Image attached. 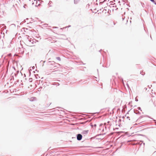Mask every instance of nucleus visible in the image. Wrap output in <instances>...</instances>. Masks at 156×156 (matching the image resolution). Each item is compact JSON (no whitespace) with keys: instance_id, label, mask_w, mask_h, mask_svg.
Instances as JSON below:
<instances>
[{"instance_id":"nucleus-18","label":"nucleus","mask_w":156,"mask_h":156,"mask_svg":"<svg viewBox=\"0 0 156 156\" xmlns=\"http://www.w3.org/2000/svg\"><path fill=\"white\" fill-rule=\"evenodd\" d=\"M118 3H119V5H120V1H119L118 2Z\"/></svg>"},{"instance_id":"nucleus-24","label":"nucleus","mask_w":156,"mask_h":156,"mask_svg":"<svg viewBox=\"0 0 156 156\" xmlns=\"http://www.w3.org/2000/svg\"><path fill=\"white\" fill-rule=\"evenodd\" d=\"M12 78L11 79V80H12V79H14V78H13V75L12 76Z\"/></svg>"},{"instance_id":"nucleus-39","label":"nucleus","mask_w":156,"mask_h":156,"mask_svg":"<svg viewBox=\"0 0 156 156\" xmlns=\"http://www.w3.org/2000/svg\"><path fill=\"white\" fill-rule=\"evenodd\" d=\"M150 37H151V35L150 36Z\"/></svg>"},{"instance_id":"nucleus-12","label":"nucleus","mask_w":156,"mask_h":156,"mask_svg":"<svg viewBox=\"0 0 156 156\" xmlns=\"http://www.w3.org/2000/svg\"><path fill=\"white\" fill-rule=\"evenodd\" d=\"M106 1V0H104L103 2H100V4H102L103 3H104Z\"/></svg>"},{"instance_id":"nucleus-37","label":"nucleus","mask_w":156,"mask_h":156,"mask_svg":"<svg viewBox=\"0 0 156 156\" xmlns=\"http://www.w3.org/2000/svg\"><path fill=\"white\" fill-rule=\"evenodd\" d=\"M91 126L92 127L93 126V125H91Z\"/></svg>"},{"instance_id":"nucleus-28","label":"nucleus","mask_w":156,"mask_h":156,"mask_svg":"<svg viewBox=\"0 0 156 156\" xmlns=\"http://www.w3.org/2000/svg\"><path fill=\"white\" fill-rule=\"evenodd\" d=\"M56 85H59V84L58 83V84H56Z\"/></svg>"},{"instance_id":"nucleus-30","label":"nucleus","mask_w":156,"mask_h":156,"mask_svg":"<svg viewBox=\"0 0 156 156\" xmlns=\"http://www.w3.org/2000/svg\"><path fill=\"white\" fill-rule=\"evenodd\" d=\"M104 126H105V128H106V125H104Z\"/></svg>"},{"instance_id":"nucleus-8","label":"nucleus","mask_w":156,"mask_h":156,"mask_svg":"<svg viewBox=\"0 0 156 156\" xmlns=\"http://www.w3.org/2000/svg\"><path fill=\"white\" fill-rule=\"evenodd\" d=\"M24 48H23V47H22V48H20V53H23L24 51Z\"/></svg>"},{"instance_id":"nucleus-38","label":"nucleus","mask_w":156,"mask_h":156,"mask_svg":"<svg viewBox=\"0 0 156 156\" xmlns=\"http://www.w3.org/2000/svg\"><path fill=\"white\" fill-rule=\"evenodd\" d=\"M101 50V49L99 51L100 52Z\"/></svg>"},{"instance_id":"nucleus-31","label":"nucleus","mask_w":156,"mask_h":156,"mask_svg":"<svg viewBox=\"0 0 156 156\" xmlns=\"http://www.w3.org/2000/svg\"><path fill=\"white\" fill-rule=\"evenodd\" d=\"M25 5H24V6H23V7H24V8H25Z\"/></svg>"},{"instance_id":"nucleus-36","label":"nucleus","mask_w":156,"mask_h":156,"mask_svg":"<svg viewBox=\"0 0 156 156\" xmlns=\"http://www.w3.org/2000/svg\"><path fill=\"white\" fill-rule=\"evenodd\" d=\"M135 111H134V112H135V113H136V114H138V113H136V112H135Z\"/></svg>"},{"instance_id":"nucleus-33","label":"nucleus","mask_w":156,"mask_h":156,"mask_svg":"<svg viewBox=\"0 0 156 156\" xmlns=\"http://www.w3.org/2000/svg\"><path fill=\"white\" fill-rule=\"evenodd\" d=\"M51 67H53V65H51Z\"/></svg>"},{"instance_id":"nucleus-23","label":"nucleus","mask_w":156,"mask_h":156,"mask_svg":"<svg viewBox=\"0 0 156 156\" xmlns=\"http://www.w3.org/2000/svg\"><path fill=\"white\" fill-rule=\"evenodd\" d=\"M34 68H35L34 66H33L32 67V68L33 69H34Z\"/></svg>"},{"instance_id":"nucleus-5","label":"nucleus","mask_w":156,"mask_h":156,"mask_svg":"<svg viewBox=\"0 0 156 156\" xmlns=\"http://www.w3.org/2000/svg\"><path fill=\"white\" fill-rule=\"evenodd\" d=\"M88 130H84L82 132V133L83 134L86 135L88 133Z\"/></svg>"},{"instance_id":"nucleus-19","label":"nucleus","mask_w":156,"mask_h":156,"mask_svg":"<svg viewBox=\"0 0 156 156\" xmlns=\"http://www.w3.org/2000/svg\"><path fill=\"white\" fill-rule=\"evenodd\" d=\"M31 1H32V2H34V1H33V0H29V1L30 2Z\"/></svg>"},{"instance_id":"nucleus-16","label":"nucleus","mask_w":156,"mask_h":156,"mask_svg":"<svg viewBox=\"0 0 156 156\" xmlns=\"http://www.w3.org/2000/svg\"><path fill=\"white\" fill-rule=\"evenodd\" d=\"M137 108H138V110H141V108H140V107H138Z\"/></svg>"},{"instance_id":"nucleus-29","label":"nucleus","mask_w":156,"mask_h":156,"mask_svg":"<svg viewBox=\"0 0 156 156\" xmlns=\"http://www.w3.org/2000/svg\"><path fill=\"white\" fill-rule=\"evenodd\" d=\"M140 73H141V74H142V75H144V74H145V73H144V74H142V73H141V72Z\"/></svg>"},{"instance_id":"nucleus-1","label":"nucleus","mask_w":156,"mask_h":156,"mask_svg":"<svg viewBox=\"0 0 156 156\" xmlns=\"http://www.w3.org/2000/svg\"><path fill=\"white\" fill-rule=\"evenodd\" d=\"M52 63H53V67H50V68L55 69V67H57L58 66H60V65L58 63H56L55 62H52Z\"/></svg>"},{"instance_id":"nucleus-26","label":"nucleus","mask_w":156,"mask_h":156,"mask_svg":"<svg viewBox=\"0 0 156 156\" xmlns=\"http://www.w3.org/2000/svg\"><path fill=\"white\" fill-rule=\"evenodd\" d=\"M38 1L39 2H40V1H41V2H43V1H41V0H38Z\"/></svg>"},{"instance_id":"nucleus-3","label":"nucleus","mask_w":156,"mask_h":156,"mask_svg":"<svg viewBox=\"0 0 156 156\" xmlns=\"http://www.w3.org/2000/svg\"><path fill=\"white\" fill-rule=\"evenodd\" d=\"M37 1L36 0H34V2H32V5H35L36 6H37Z\"/></svg>"},{"instance_id":"nucleus-20","label":"nucleus","mask_w":156,"mask_h":156,"mask_svg":"<svg viewBox=\"0 0 156 156\" xmlns=\"http://www.w3.org/2000/svg\"><path fill=\"white\" fill-rule=\"evenodd\" d=\"M135 101H138V100L136 98Z\"/></svg>"},{"instance_id":"nucleus-6","label":"nucleus","mask_w":156,"mask_h":156,"mask_svg":"<svg viewBox=\"0 0 156 156\" xmlns=\"http://www.w3.org/2000/svg\"><path fill=\"white\" fill-rule=\"evenodd\" d=\"M52 62H54V61H49L48 62L47 65L49 66H51L53 65V63Z\"/></svg>"},{"instance_id":"nucleus-22","label":"nucleus","mask_w":156,"mask_h":156,"mask_svg":"<svg viewBox=\"0 0 156 156\" xmlns=\"http://www.w3.org/2000/svg\"><path fill=\"white\" fill-rule=\"evenodd\" d=\"M58 28V27H53V28Z\"/></svg>"},{"instance_id":"nucleus-2","label":"nucleus","mask_w":156,"mask_h":156,"mask_svg":"<svg viewBox=\"0 0 156 156\" xmlns=\"http://www.w3.org/2000/svg\"><path fill=\"white\" fill-rule=\"evenodd\" d=\"M77 139L78 140H80L82 138V136L80 134H78L76 135Z\"/></svg>"},{"instance_id":"nucleus-7","label":"nucleus","mask_w":156,"mask_h":156,"mask_svg":"<svg viewBox=\"0 0 156 156\" xmlns=\"http://www.w3.org/2000/svg\"><path fill=\"white\" fill-rule=\"evenodd\" d=\"M36 99V98L35 97H31L30 99V101H34Z\"/></svg>"},{"instance_id":"nucleus-35","label":"nucleus","mask_w":156,"mask_h":156,"mask_svg":"<svg viewBox=\"0 0 156 156\" xmlns=\"http://www.w3.org/2000/svg\"><path fill=\"white\" fill-rule=\"evenodd\" d=\"M129 117H127V119H129Z\"/></svg>"},{"instance_id":"nucleus-34","label":"nucleus","mask_w":156,"mask_h":156,"mask_svg":"<svg viewBox=\"0 0 156 156\" xmlns=\"http://www.w3.org/2000/svg\"><path fill=\"white\" fill-rule=\"evenodd\" d=\"M70 26H70V25H69V26L68 27H70Z\"/></svg>"},{"instance_id":"nucleus-32","label":"nucleus","mask_w":156,"mask_h":156,"mask_svg":"<svg viewBox=\"0 0 156 156\" xmlns=\"http://www.w3.org/2000/svg\"><path fill=\"white\" fill-rule=\"evenodd\" d=\"M40 5V4H39L38 5V6H39Z\"/></svg>"},{"instance_id":"nucleus-17","label":"nucleus","mask_w":156,"mask_h":156,"mask_svg":"<svg viewBox=\"0 0 156 156\" xmlns=\"http://www.w3.org/2000/svg\"><path fill=\"white\" fill-rule=\"evenodd\" d=\"M151 1V2H154V0H150Z\"/></svg>"},{"instance_id":"nucleus-13","label":"nucleus","mask_w":156,"mask_h":156,"mask_svg":"<svg viewBox=\"0 0 156 156\" xmlns=\"http://www.w3.org/2000/svg\"><path fill=\"white\" fill-rule=\"evenodd\" d=\"M52 3V2L51 1H50L48 3V4L50 6H51V3Z\"/></svg>"},{"instance_id":"nucleus-9","label":"nucleus","mask_w":156,"mask_h":156,"mask_svg":"<svg viewBox=\"0 0 156 156\" xmlns=\"http://www.w3.org/2000/svg\"><path fill=\"white\" fill-rule=\"evenodd\" d=\"M19 73V71H17L16 72V73H15L14 74V75H15V76L16 77L17 75V74Z\"/></svg>"},{"instance_id":"nucleus-27","label":"nucleus","mask_w":156,"mask_h":156,"mask_svg":"<svg viewBox=\"0 0 156 156\" xmlns=\"http://www.w3.org/2000/svg\"><path fill=\"white\" fill-rule=\"evenodd\" d=\"M113 24H114V25H115V23L114 22H113Z\"/></svg>"},{"instance_id":"nucleus-11","label":"nucleus","mask_w":156,"mask_h":156,"mask_svg":"<svg viewBox=\"0 0 156 156\" xmlns=\"http://www.w3.org/2000/svg\"><path fill=\"white\" fill-rule=\"evenodd\" d=\"M56 59L59 61H61V58H60L59 57H56Z\"/></svg>"},{"instance_id":"nucleus-15","label":"nucleus","mask_w":156,"mask_h":156,"mask_svg":"<svg viewBox=\"0 0 156 156\" xmlns=\"http://www.w3.org/2000/svg\"><path fill=\"white\" fill-rule=\"evenodd\" d=\"M109 10H108V11L107 12V14H108V15H110V13H109Z\"/></svg>"},{"instance_id":"nucleus-25","label":"nucleus","mask_w":156,"mask_h":156,"mask_svg":"<svg viewBox=\"0 0 156 156\" xmlns=\"http://www.w3.org/2000/svg\"><path fill=\"white\" fill-rule=\"evenodd\" d=\"M94 126H95V127H96V126H97V125L96 124H94Z\"/></svg>"},{"instance_id":"nucleus-10","label":"nucleus","mask_w":156,"mask_h":156,"mask_svg":"<svg viewBox=\"0 0 156 156\" xmlns=\"http://www.w3.org/2000/svg\"><path fill=\"white\" fill-rule=\"evenodd\" d=\"M106 11L107 10L105 9H104L103 11H102V12L103 13H106Z\"/></svg>"},{"instance_id":"nucleus-21","label":"nucleus","mask_w":156,"mask_h":156,"mask_svg":"<svg viewBox=\"0 0 156 156\" xmlns=\"http://www.w3.org/2000/svg\"><path fill=\"white\" fill-rule=\"evenodd\" d=\"M153 3H154V4H155V5H156V2H155V1H154V2H153Z\"/></svg>"},{"instance_id":"nucleus-4","label":"nucleus","mask_w":156,"mask_h":156,"mask_svg":"<svg viewBox=\"0 0 156 156\" xmlns=\"http://www.w3.org/2000/svg\"><path fill=\"white\" fill-rule=\"evenodd\" d=\"M113 6H112V7L114 8H114L113 9V10H117L118 9V8H116L117 6L115 4V3H114L113 4Z\"/></svg>"},{"instance_id":"nucleus-14","label":"nucleus","mask_w":156,"mask_h":156,"mask_svg":"<svg viewBox=\"0 0 156 156\" xmlns=\"http://www.w3.org/2000/svg\"><path fill=\"white\" fill-rule=\"evenodd\" d=\"M141 4L142 6L143 7H144L143 6L144 5V3H142V2H141Z\"/></svg>"}]
</instances>
